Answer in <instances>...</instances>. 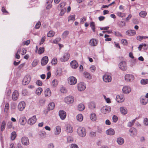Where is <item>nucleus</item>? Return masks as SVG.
Returning a JSON list of instances; mask_svg holds the SVG:
<instances>
[{"label":"nucleus","instance_id":"obj_20","mask_svg":"<svg viewBox=\"0 0 148 148\" xmlns=\"http://www.w3.org/2000/svg\"><path fill=\"white\" fill-rule=\"evenodd\" d=\"M19 93L18 91L15 90L13 92L12 95V99L13 100H16L18 97Z\"/></svg>","mask_w":148,"mask_h":148},{"label":"nucleus","instance_id":"obj_9","mask_svg":"<svg viewBox=\"0 0 148 148\" xmlns=\"http://www.w3.org/2000/svg\"><path fill=\"white\" fill-rule=\"evenodd\" d=\"M70 55L68 53H65L63 56L60 58V60L62 62H65L67 61L69 59Z\"/></svg>","mask_w":148,"mask_h":148},{"label":"nucleus","instance_id":"obj_2","mask_svg":"<svg viewBox=\"0 0 148 148\" xmlns=\"http://www.w3.org/2000/svg\"><path fill=\"white\" fill-rule=\"evenodd\" d=\"M74 100V98L73 97L71 96H68L64 98V102L67 104L72 103Z\"/></svg>","mask_w":148,"mask_h":148},{"label":"nucleus","instance_id":"obj_33","mask_svg":"<svg viewBox=\"0 0 148 148\" xmlns=\"http://www.w3.org/2000/svg\"><path fill=\"white\" fill-rule=\"evenodd\" d=\"M139 16L142 18L145 17L147 15V12L144 11H141L139 13Z\"/></svg>","mask_w":148,"mask_h":148},{"label":"nucleus","instance_id":"obj_46","mask_svg":"<svg viewBox=\"0 0 148 148\" xmlns=\"http://www.w3.org/2000/svg\"><path fill=\"white\" fill-rule=\"evenodd\" d=\"M90 26L93 32H95V28L94 22H91L90 23Z\"/></svg>","mask_w":148,"mask_h":148},{"label":"nucleus","instance_id":"obj_58","mask_svg":"<svg viewBox=\"0 0 148 148\" xmlns=\"http://www.w3.org/2000/svg\"><path fill=\"white\" fill-rule=\"evenodd\" d=\"M45 39L46 37L45 36H44L41 38L40 42V45H41L44 43L45 40Z\"/></svg>","mask_w":148,"mask_h":148},{"label":"nucleus","instance_id":"obj_42","mask_svg":"<svg viewBox=\"0 0 148 148\" xmlns=\"http://www.w3.org/2000/svg\"><path fill=\"white\" fill-rule=\"evenodd\" d=\"M140 83L141 84L145 85L148 84V79H142L140 81Z\"/></svg>","mask_w":148,"mask_h":148},{"label":"nucleus","instance_id":"obj_37","mask_svg":"<svg viewBox=\"0 0 148 148\" xmlns=\"http://www.w3.org/2000/svg\"><path fill=\"white\" fill-rule=\"evenodd\" d=\"M90 117L91 119L93 121H96L97 119L96 115L94 113L91 114Z\"/></svg>","mask_w":148,"mask_h":148},{"label":"nucleus","instance_id":"obj_52","mask_svg":"<svg viewBox=\"0 0 148 148\" xmlns=\"http://www.w3.org/2000/svg\"><path fill=\"white\" fill-rule=\"evenodd\" d=\"M118 24L119 26L120 27H123L124 26H125V22L122 21L119 22Z\"/></svg>","mask_w":148,"mask_h":148},{"label":"nucleus","instance_id":"obj_36","mask_svg":"<svg viewBox=\"0 0 148 148\" xmlns=\"http://www.w3.org/2000/svg\"><path fill=\"white\" fill-rule=\"evenodd\" d=\"M76 118L78 121L81 122L83 120V118L82 114H79L77 115Z\"/></svg>","mask_w":148,"mask_h":148},{"label":"nucleus","instance_id":"obj_17","mask_svg":"<svg viewBox=\"0 0 148 148\" xmlns=\"http://www.w3.org/2000/svg\"><path fill=\"white\" fill-rule=\"evenodd\" d=\"M131 90L130 87L127 86H124L122 89L123 92L125 94L129 93L131 92Z\"/></svg>","mask_w":148,"mask_h":148},{"label":"nucleus","instance_id":"obj_39","mask_svg":"<svg viewBox=\"0 0 148 148\" xmlns=\"http://www.w3.org/2000/svg\"><path fill=\"white\" fill-rule=\"evenodd\" d=\"M55 34V32L51 30L47 33V36L49 37H52Z\"/></svg>","mask_w":148,"mask_h":148},{"label":"nucleus","instance_id":"obj_56","mask_svg":"<svg viewBox=\"0 0 148 148\" xmlns=\"http://www.w3.org/2000/svg\"><path fill=\"white\" fill-rule=\"evenodd\" d=\"M52 86L54 87H56L58 85V82L55 79H53V80L52 82Z\"/></svg>","mask_w":148,"mask_h":148},{"label":"nucleus","instance_id":"obj_1","mask_svg":"<svg viewBox=\"0 0 148 148\" xmlns=\"http://www.w3.org/2000/svg\"><path fill=\"white\" fill-rule=\"evenodd\" d=\"M78 135L80 136L83 137L86 135V130L85 128L82 127H79L77 130Z\"/></svg>","mask_w":148,"mask_h":148},{"label":"nucleus","instance_id":"obj_47","mask_svg":"<svg viewBox=\"0 0 148 148\" xmlns=\"http://www.w3.org/2000/svg\"><path fill=\"white\" fill-rule=\"evenodd\" d=\"M61 40V39L60 38H56L55 39L53 40V41L52 42V43H54V44H57Z\"/></svg>","mask_w":148,"mask_h":148},{"label":"nucleus","instance_id":"obj_19","mask_svg":"<svg viewBox=\"0 0 148 148\" xmlns=\"http://www.w3.org/2000/svg\"><path fill=\"white\" fill-rule=\"evenodd\" d=\"M48 62V58L47 56L43 57L41 60V65L42 66L45 65Z\"/></svg>","mask_w":148,"mask_h":148},{"label":"nucleus","instance_id":"obj_50","mask_svg":"<svg viewBox=\"0 0 148 148\" xmlns=\"http://www.w3.org/2000/svg\"><path fill=\"white\" fill-rule=\"evenodd\" d=\"M60 91L61 93H65L67 92V90L64 87H62L60 89Z\"/></svg>","mask_w":148,"mask_h":148},{"label":"nucleus","instance_id":"obj_63","mask_svg":"<svg viewBox=\"0 0 148 148\" xmlns=\"http://www.w3.org/2000/svg\"><path fill=\"white\" fill-rule=\"evenodd\" d=\"M9 104L8 103H6L4 109V111L7 112L9 109Z\"/></svg>","mask_w":148,"mask_h":148},{"label":"nucleus","instance_id":"obj_30","mask_svg":"<svg viewBox=\"0 0 148 148\" xmlns=\"http://www.w3.org/2000/svg\"><path fill=\"white\" fill-rule=\"evenodd\" d=\"M147 38H148V36H138L136 38L139 41H141L143 39Z\"/></svg>","mask_w":148,"mask_h":148},{"label":"nucleus","instance_id":"obj_61","mask_svg":"<svg viewBox=\"0 0 148 148\" xmlns=\"http://www.w3.org/2000/svg\"><path fill=\"white\" fill-rule=\"evenodd\" d=\"M12 123L11 122L9 121L7 124V127L9 129L11 128L12 127Z\"/></svg>","mask_w":148,"mask_h":148},{"label":"nucleus","instance_id":"obj_21","mask_svg":"<svg viewBox=\"0 0 148 148\" xmlns=\"http://www.w3.org/2000/svg\"><path fill=\"white\" fill-rule=\"evenodd\" d=\"M71 67L73 69H76L78 66V64L75 60H73L70 62Z\"/></svg>","mask_w":148,"mask_h":148},{"label":"nucleus","instance_id":"obj_54","mask_svg":"<svg viewBox=\"0 0 148 148\" xmlns=\"http://www.w3.org/2000/svg\"><path fill=\"white\" fill-rule=\"evenodd\" d=\"M16 136V134L15 131L13 132L11 134V139H15Z\"/></svg>","mask_w":148,"mask_h":148},{"label":"nucleus","instance_id":"obj_4","mask_svg":"<svg viewBox=\"0 0 148 148\" xmlns=\"http://www.w3.org/2000/svg\"><path fill=\"white\" fill-rule=\"evenodd\" d=\"M111 107L109 106H106L102 107L101 109V112L103 114H106L111 111Z\"/></svg>","mask_w":148,"mask_h":148},{"label":"nucleus","instance_id":"obj_12","mask_svg":"<svg viewBox=\"0 0 148 148\" xmlns=\"http://www.w3.org/2000/svg\"><path fill=\"white\" fill-rule=\"evenodd\" d=\"M140 103L143 105H145L148 102V99L144 96H142L140 98Z\"/></svg>","mask_w":148,"mask_h":148},{"label":"nucleus","instance_id":"obj_5","mask_svg":"<svg viewBox=\"0 0 148 148\" xmlns=\"http://www.w3.org/2000/svg\"><path fill=\"white\" fill-rule=\"evenodd\" d=\"M31 80V77L30 75H26L23 80L22 84L24 85L28 84Z\"/></svg>","mask_w":148,"mask_h":148},{"label":"nucleus","instance_id":"obj_13","mask_svg":"<svg viewBox=\"0 0 148 148\" xmlns=\"http://www.w3.org/2000/svg\"><path fill=\"white\" fill-rule=\"evenodd\" d=\"M59 115L60 119L62 120H64L66 118V113L64 111L60 110L59 112Z\"/></svg>","mask_w":148,"mask_h":148},{"label":"nucleus","instance_id":"obj_16","mask_svg":"<svg viewBox=\"0 0 148 148\" xmlns=\"http://www.w3.org/2000/svg\"><path fill=\"white\" fill-rule=\"evenodd\" d=\"M125 99L123 95L120 94L117 95L116 97V100L119 103H121L123 102Z\"/></svg>","mask_w":148,"mask_h":148},{"label":"nucleus","instance_id":"obj_3","mask_svg":"<svg viewBox=\"0 0 148 148\" xmlns=\"http://www.w3.org/2000/svg\"><path fill=\"white\" fill-rule=\"evenodd\" d=\"M119 69L122 71H125L127 69V66L125 61L121 62L119 64Z\"/></svg>","mask_w":148,"mask_h":148},{"label":"nucleus","instance_id":"obj_10","mask_svg":"<svg viewBox=\"0 0 148 148\" xmlns=\"http://www.w3.org/2000/svg\"><path fill=\"white\" fill-rule=\"evenodd\" d=\"M36 120L37 119L36 116H33L28 120L27 123L30 125H32L36 122Z\"/></svg>","mask_w":148,"mask_h":148},{"label":"nucleus","instance_id":"obj_64","mask_svg":"<svg viewBox=\"0 0 148 148\" xmlns=\"http://www.w3.org/2000/svg\"><path fill=\"white\" fill-rule=\"evenodd\" d=\"M121 42L122 44L124 45H127V42L126 40L125 39H123L121 40Z\"/></svg>","mask_w":148,"mask_h":148},{"label":"nucleus","instance_id":"obj_24","mask_svg":"<svg viewBox=\"0 0 148 148\" xmlns=\"http://www.w3.org/2000/svg\"><path fill=\"white\" fill-rule=\"evenodd\" d=\"M106 132L107 135H113L115 134L114 130L112 128H110L107 130L106 131Z\"/></svg>","mask_w":148,"mask_h":148},{"label":"nucleus","instance_id":"obj_14","mask_svg":"<svg viewBox=\"0 0 148 148\" xmlns=\"http://www.w3.org/2000/svg\"><path fill=\"white\" fill-rule=\"evenodd\" d=\"M25 103L24 101H21L18 105V109L20 111H23L25 108Z\"/></svg>","mask_w":148,"mask_h":148},{"label":"nucleus","instance_id":"obj_15","mask_svg":"<svg viewBox=\"0 0 148 148\" xmlns=\"http://www.w3.org/2000/svg\"><path fill=\"white\" fill-rule=\"evenodd\" d=\"M98 41L95 38L90 39L89 42V44L91 46L95 47L98 44Z\"/></svg>","mask_w":148,"mask_h":148},{"label":"nucleus","instance_id":"obj_26","mask_svg":"<svg viewBox=\"0 0 148 148\" xmlns=\"http://www.w3.org/2000/svg\"><path fill=\"white\" fill-rule=\"evenodd\" d=\"M136 34V32L134 30H129L126 32V34L130 36L134 35Z\"/></svg>","mask_w":148,"mask_h":148},{"label":"nucleus","instance_id":"obj_53","mask_svg":"<svg viewBox=\"0 0 148 148\" xmlns=\"http://www.w3.org/2000/svg\"><path fill=\"white\" fill-rule=\"evenodd\" d=\"M22 94L24 96L27 95L28 94V92L26 89L24 88L23 89Z\"/></svg>","mask_w":148,"mask_h":148},{"label":"nucleus","instance_id":"obj_23","mask_svg":"<svg viewBox=\"0 0 148 148\" xmlns=\"http://www.w3.org/2000/svg\"><path fill=\"white\" fill-rule=\"evenodd\" d=\"M45 95L46 97H49L51 95V91L49 88H47L45 91Z\"/></svg>","mask_w":148,"mask_h":148},{"label":"nucleus","instance_id":"obj_6","mask_svg":"<svg viewBox=\"0 0 148 148\" xmlns=\"http://www.w3.org/2000/svg\"><path fill=\"white\" fill-rule=\"evenodd\" d=\"M68 83L71 85H74L76 84L77 79L73 76L70 77L68 79Z\"/></svg>","mask_w":148,"mask_h":148},{"label":"nucleus","instance_id":"obj_48","mask_svg":"<svg viewBox=\"0 0 148 148\" xmlns=\"http://www.w3.org/2000/svg\"><path fill=\"white\" fill-rule=\"evenodd\" d=\"M116 14L122 18L124 17L125 16V13H122L120 12H117L116 13Z\"/></svg>","mask_w":148,"mask_h":148},{"label":"nucleus","instance_id":"obj_60","mask_svg":"<svg viewBox=\"0 0 148 148\" xmlns=\"http://www.w3.org/2000/svg\"><path fill=\"white\" fill-rule=\"evenodd\" d=\"M38 64V62L36 60H34L32 63V66L35 67Z\"/></svg>","mask_w":148,"mask_h":148},{"label":"nucleus","instance_id":"obj_18","mask_svg":"<svg viewBox=\"0 0 148 148\" xmlns=\"http://www.w3.org/2000/svg\"><path fill=\"white\" fill-rule=\"evenodd\" d=\"M27 122L26 118L25 116L20 117L19 119V122L21 125H24Z\"/></svg>","mask_w":148,"mask_h":148},{"label":"nucleus","instance_id":"obj_11","mask_svg":"<svg viewBox=\"0 0 148 148\" xmlns=\"http://www.w3.org/2000/svg\"><path fill=\"white\" fill-rule=\"evenodd\" d=\"M103 81L106 82H110L112 80L111 77L110 75L106 74L103 77Z\"/></svg>","mask_w":148,"mask_h":148},{"label":"nucleus","instance_id":"obj_40","mask_svg":"<svg viewBox=\"0 0 148 148\" xmlns=\"http://www.w3.org/2000/svg\"><path fill=\"white\" fill-rule=\"evenodd\" d=\"M75 15L74 14L69 16L68 17V21L69 22L70 21H74L75 19Z\"/></svg>","mask_w":148,"mask_h":148},{"label":"nucleus","instance_id":"obj_57","mask_svg":"<svg viewBox=\"0 0 148 148\" xmlns=\"http://www.w3.org/2000/svg\"><path fill=\"white\" fill-rule=\"evenodd\" d=\"M116 141L120 145L123 144L124 142V139H117Z\"/></svg>","mask_w":148,"mask_h":148},{"label":"nucleus","instance_id":"obj_28","mask_svg":"<svg viewBox=\"0 0 148 148\" xmlns=\"http://www.w3.org/2000/svg\"><path fill=\"white\" fill-rule=\"evenodd\" d=\"M55 107V104L53 102H51L49 103L48 105V110H53Z\"/></svg>","mask_w":148,"mask_h":148},{"label":"nucleus","instance_id":"obj_22","mask_svg":"<svg viewBox=\"0 0 148 148\" xmlns=\"http://www.w3.org/2000/svg\"><path fill=\"white\" fill-rule=\"evenodd\" d=\"M129 131L131 136H135L137 134L136 130L134 127L130 128Z\"/></svg>","mask_w":148,"mask_h":148},{"label":"nucleus","instance_id":"obj_7","mask_svg":"<svg viewBox=\"0 0 148 148\" xmlns=\"http://www.w3.org/2000/svg\"><path fill=\"white\" fill-rule=\"evenodd\" d=\"M77 87L78 90L81 91L85 90L86 88V85L84 83L81 82L78 84Z\"/></svg>","mask_w":148,"mask_h":148},{"label":"nucleus","instance_id":"obj_38","mask_svg":"<svg viewBox=\"0 0 148 148\" xmlns=\"http://www.w3.org/2000/svg\"><path fill=\"white\" fill-rule=\"evenodd\" d=\"M120 110L121 113L123 114H125L127 113L126 109L123 107H121L120 108Z\"/></svg>","mask_w":148,"mask_h":148},{"label":"nucleus","instance_id":"obj_43","mask_svg":"<svg viewBox=\"0 0 148 148\" xmlns=\"http://www.w3.org/2000/svg\"><path fill=\"white\" fill-rule=\"evenodd\" d=\"M21 142L22 144L25 145H27L29 144L28 139H21Z\"/></svg>","mask_w":148,"mask_h":148},{"label":"nucleus","instance_id":"obj_59","mask_svg":"<svg viewBox=\"0 0 148 148\" xmlns=\"http://www.w3.org/2000/svg\"><path fill=\"white\" fill-rule=\"evenodd\" d=\"M143 123L145 126H148V119L147 118H145L144 119Z\"/></svg>","mask_w":148,"mask_h":148},{"label":"nucleus","instance_id":"obj_29","mask_svg":"<svg viewBox=\"0 0 148 148\" xmlns=\"http://www.w3.org/2000/svg\"><path fill=\"white\" fill-rule=\"evenodd\" d=\"M85 108V107L83 104L80 103L78 106V110L80 111L83 110Z\"/></svg>","mask_w":148,"mask_h":148},{"label":"nucleus","instance_id":"obj_31","mask_svg":"<svg viewBox=\"0 0 148 148\" xmlns=\"http://www.w3.org/2000/svg\"><path fill=\"white\" fill-rule=\"evenodd\" d=\"M42 91V88L40 87H39L36 89V93L38 95H40Z\"/></svg>","mask_w":148,"mask_h":148},{"label":"nucleus","instance_id":"obj_49","mask_svg":"<svg viewBox=\"0 0 148 148\" xmlns=\"http://www.w3.org/2000/svg\"><path fill=\"white\" fill-rule=\"evenodd\" d=\"M66 8H65L62 9L61 10V11L59 14V15L60 16H63L64 13L66 12Z\"/></svg>","mask_w":148,"mask_h":148},{"label":"nucleus","instance_id":"obj_55","mask_svg":"<svg viewBox=\"0 0 148 148\" xmlns=\"http://www.w3.org/2000/svg\"><path fill=\"white\" fill-rule=\"evenodd\" d=\"M45 102V100L44 99H40L39 101V104L41 106L44 105Z\"/></svg>","mask_w":148,"mask_h":148},{"label":"nucleus","instance_id":"obj_45","mask_svg":"<svg viewBox=\"0 0 148 148\" xmlns=\"http://www.w3.org/2000/svg\"><path fill=\"white\" fill-rule=\"evenodd\" d=\"M45 51V48L43 47H40L38 50V53L39 54L43 53Z\"/></svg>","mask_w":148,"mask_h":148},{"label":"nucleus","instance_id":"obj_62","mask_svg":"<svg viewBox=\"0 0 148 148\" xmlns=\"http://www.w3.org/2000/svg\"><path fill=\"white\" fill-rule=\"evenodd\" d=\"M114 35L118 37H122V35L119 32L117 31H115L114 32Z\"/></svg>","mask_w":148,"mask_h":148},{"label":"nucleus","instance_id":"obj_44","mask_svg":"<svg viewBox=\"0 0 148 148\" xmlns=\"http://www.w3.org/2000/svg\"><path fill=\"white\" fill-rule=\"evenodd\" d=\"M69 34V32L67 31H65L63 33L62 36L63 38H66Z\"/></svg>","mask_w":148,"mask_h":148},{"label":"nucleus","instance_id":"obj_35","mask_svg":"<svg viewBox=\"0 0 148 148\" xmlns=\"http://www.w3.org/2000/svg\"><path fill=\"white\" fill-rule=\"evenodd\" d=\"M84 76L86 78L88 79H90L91 78V76L89 73L86 72L84 73Z\"/></svg>","mask_w":148,"mask_h":148},{"label":"nucleus","instance_id":"obj_27","mask_svg":"<svg viewBox=\"0 0 148 148\" xmlns=\"http://www.w3.org/2000/svg\"><path fill=\"white\" fill-rule=\"evenodd\" d=\"M66 131L68 133H72L73 131V127L70 125H67L66 127Z\"/></svg>","mask_w":148,"mask_h":148},{"label":"nucleus","instance_id":"obj_41","mask_svg":"<svg viewBox=\"0 0 148 148\" xmlns=\"http://www.w3.org/2000/svg\"><path fill=\"white\" fill-rule=\"evenodd\" d=\"M136 119V118L133 120L129 122L127 124V126L129 127H131L133 126L135 123Z\"/></svg>","mask_w":148,"mask_h":148},{"label":"nucleus","instance_id":"obj_32","mask_svg":"<svg viewBox=\"0 0 148 148\" xmlns=\"http://www.w3.org/2000/svg\"><path fill=\"white\" fill-rule=\"evenodd\" d=\"M88 107L91 109H93L95 108V103L91 102L88 105Z\"/></svg>","mask_w":148,"mask_h":148},{"label":"nucleus","instance_id":"obj_34","mask_svg":"<svg viewBox=\"0 0 148 148\" xmlns=\"http://www.w3.org/2000/svg\"><path fill=\"white\" fill-rule=\"evenodd\" d=\"M5 121L4 120L2 121L1 125L0 127V129L1 131H3L4 130L5 128Z\"/></svg>","mask_w":148,"mask_h":148},{"label":"nucleus","instance_id":"obj_25","mask_svg":"<svg viewBox=\"0 0 148 148\" xmlns=\"http://www.w3.org/2000/svg\"><path fill=\"white\" fill-rule=\"evenodd\" d=\"M61 131V127L59 126H57L56 127V129L54 130V133L55 135H57L60 134Z\"/></svg>","mask_w":148,"mask_h":148},{"label":"nucleus","instance_id":"obj_51","mask_svg":"<svg viewBox=\"0 0 148 148\" xmlns=\"http://www.w3.org/2000/svg\"><path fill=\"white\" fill-rule=\"evenodd\" d=\"M57 59L56 58H53L51 61V63L52 64L55 65L57 63Z\"/></svg>","mask_w":148,"mask_h":148},{"label":"nucleus","instance_id":"obj_8","mask_svg":"<svg viewBox=\"0 0 148 148\" xmlns=\"http://www.w3.org/2000/svg\"><path fill=\"white\" fill-rule=\"evenodd\" d=\"M134 78V75L131 74H127L125 76V80L127 82H130L133 81Z\"/></svg>","mask_w":148,"mask_h":148}]
</instances>
